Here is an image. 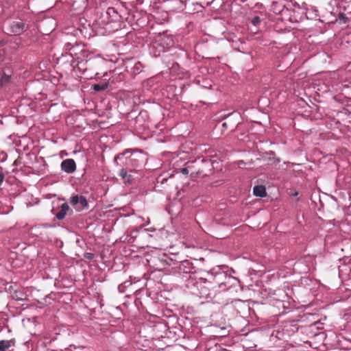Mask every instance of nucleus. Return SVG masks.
I'll use <instances>...</instances> for the list:
<instances>
[{
    "instance_id": "f257e3e1",
    "label": "nucleus",
    "mask_w": 351,
    "mask_h": 351,
    "mask_svg": "<svg viewBox=\"0 0 351 351\" xmlns=\"http://www.w3.org/2000/svg\"><path fill=\"white\" fill-rule=\"evenodd\" d=\"M208 278L199 277L195 279L194 285L196 287L199 297L204 298H213L217 292L226 291V283L221 282L223 277L226 278L223 273H219L216 276L208 273Z\"/></svg>"
},
{
    "instance_id": "f03ea898",
    "label": "nucleus",
    "mask_w": 351,
    "mask_h": 351,
    "mask_svg": "<svg viewBox=\"0 0 351 351\" xmlns=\"http://www.w3.org/2000/svg\"><path fill=\"white\" fill-rule=\"evenodd\" d=\"M130 153V149H125L123 152L117 154L114 158L115 166L119 168V176L125 183L129 184L133 181V176L131 173L134 172Z\"/></svg>"
},
{
    "instance_id": "7ed1b4c3",
    "label": "nucleus",
    "mask_w": 351,
    "mask_h": 351,
    "mask_svg": "<svg viewBox=\"0 0 351 351\" xmlns=\"http://www.w3.org/2000/svg\"><path fill=\"white\" fill-rule=\"evenodd\" d=\"M66 53H69L77 61V66L90 60L93 54L86 49L85 45L77 42H68L64 45Z\"/></svg>"
},
{
    "instance_id": "20e7f679",
    "label": "nucleus",
    "mask_w": 351,
    "mask_h": 351,
    "mask_svg": "<svg viewBox=\"0 0 351 351\" xmlns=\"http://www.w3.org/2000/svg\"><path fill=\"white\" fill-rule=\"evenodd\" d=\"M101 23L107 26L110 32L121 29L123 24V17L113 7H109L100 17Z\"/></svg>"
},
{
    "instance_id": "39448f33",
    "label": "nucleus",
    "mask_w": 351,
    "mask_h": 351,
    "mask_svg": "<svg viewBox=\"0 0 351 351\" xmlns=\"http://www.w3.org/2000/svg\"><path fill=\"white\" fill-rule=\"evenodd\" d=\"M188 165L191 169V176H207L212 171L211 160L208 158H197L195 160L189 161Z\"/></svg>"
},
{
    "instance_id": "423d86ee",
    "label": "nucleus",
    "mask_w": 351,
    "mask_h": 351,
    "mask_svg": "<svg viewBox=\"0 0 351 351\" xmlns=\"http://www.w3.org/2000/svg\"><path fill=\"white\" fill-rule=\"evenodd\" d=\"M131 162H132L134 172L141 171L147 160L145 153L138 150L130 149Z\"/></svg>"
},
{
    "instance_id": "0eeeda50",
    "label": "nucleus",
    "mask_w": 351,
    "mask_h": 351,
    "mask_svg": "<svg viewBox=\"0 0 351 351\" xmlns=\"http://www.w3.org/2000/svg\"><path fill=\"white\" fill-rule=\"evenodd\" d=\"M180 274H189V278H191V274L197 272L196 266L189 260H184L177 263L174 267Z\"/></svg>"
},
{
    "instance_id": "6e6552de",
    "label": "nucleus",
    "mask_w": 351,
    "mask_h": 351,
    "mask_svg": "<svg viewBox=\"0 0 351 351\" xmlns=\"http://www.w3.org/2000/svg\"><path fill=\"white\" fill-rule=\"evenodd\" d=\"M124 66L125 71L132 75H136L141 73L143 71L144 68L143 64L141 62L133 58L125 61Z\"/></svg>"
},
{
    "instance_id": "1a4fd4ad",
    "label": "nucleus",
    "mask_w": 351,
    "mask_h": 351,
    "mask_svg": "<svg viewBox=\"0 0 351 351\" xmlns=\"http://www.w3.org/2000/svg\"><path fill=\"white\" fill-rule=\"evenodd\" d=\"M70 203L77 212L88 209L89 206L86 197L83 195H75L71 196Z\"/></svg>"
},
{
    "instance_id": "9d476101",
    "label": "nucleus",
    "mask_w": 351,
    "mask_h": 351,
    "mask_svg": "<svg viewBox=\"0 0 351 351\" xmlns=\"http://www.w3.org/2000/svg\"><path fill=\"white\" fill-rule=\"evenodd\" d=\"M27 28L28 25H26L22 20L12 21L10 24V32L14 35L22 34L27 29Z\"/></svg>"
},
{
    "instance_id": "9b49d317",
    "label": "nucleus",
    "mask_w": 351,
    "mask_h": 351,
    "mask_svg": "<svg viewBox=\"0 0 351 351\" xmlns=\"http://www.w3.org/2000/svg\"><path fill=\"white\" fill-rule=\"evenodd\" d=\"M61 169L66 173L71 174L75 171L76 164L73 159L66 158L63 160L60 165Z\"/></svg>"
},
{
    "instance_id": "f8f14e48",
    "label": "nucleus",
    "mask_w": 351,
    "mask_h": 351,
    "mask_svg": "<svg viewBox=\"0 0 351 351\" xmlns=\"http://www.w3.org/2000/svg\"><path fill=\"white\" fill-rule=\"evenodd\" d=\"M238 123L233 120L231 115H228L221 123L222 132H225L226 131L232 132L237 127Z\"/></svg>"
},
{
    "instance_id": "ddd939ff",
    "label": "nucleus",
    "mask_w": 351,
    "mask_h": 351,
    "mask_svg": "<svg viewBox=\"0 0 351 351\" xmlns=\"http://www.w3.org/2000/svg\"><path fill=\"white\" fill-rule=\"evenodd\" d=\"M277 3H273L274 12L276 14H280L283 17L289 16L287 20L292 22L291 14L293 13V10L286 8L284 5L282 9L276 8Z\"/></svg>"
},
{
    "instance_id": "4468645a",
    "label": "nucleus",
    "mask_w": 351,
    "mask_h": 351,
    "mask_svg": "<svg viewBox=\"0 0 351 351\" xmlns=\"http://www.w3.org/2000/svg\"><path fill=\"white\" fill-rule=\"evenodd\" d=\"M11 76L12 71L8 69L0 71V88L10 82Z\"/></svg>"
},
{
    "instance_id": "2eb2a0df",
    "label": "nucleus",
    "mask_w": 351,
    "mask_h": 351,
    "mask_svg": "<svg viewBox=\"0 0 351 351\" xmlns=\"http://www.w3.org/2000/svg\"><path fill=\"white\" fill-rule=\"evenodd\" d=\"M342 86L345 88H351V62L346 66L345 77L342 80Z\"/></svg>"
},
{
    "instance_id": "dca6fc26",
    "label": "nucleus",
    "mask_w": 351,
    "mask_h": 351,
    "mask_svg": "<svg viewBox=\"0 0 351 351\" xmlns=\"http://www.w3.org/2000/svg\"><path fill=\"white\" fill-rule=\"evenodd\" d=\"M69 211H71V213H72V210H70L69 204L66 202L63 203L60 206L58 212L55 214V216L58 220H62L65 217L66 215Z\"/></svg>"
},
{
    "instance_id": "f3484780",
    "label": "nucleus",
    "mask_w": 351,
    "mask_h": 351,
    "mask_svg": "<svg viewBox=\"0 0 351 351\" xmlns=\"http://www.w3.org/2000/svg\"><path fill=\"white\" fill-rule=\"evenodd\" d=\"M253 193L256 197H265L267 195L265 186L263 185L255 186L253 189Z\"/></svg>"
},
{
    "instance_id": "a211bd4d",
    "label": "nucleus",
    "mask_w": 351,
    "mask_h": 351,
    "mask_svg": "<svg viewBox=\"0 0 351 351\" xmlns=\"http://www.w3.org/2000/svg\"><path fill=\"white\" fill-rule=\"evenodd\" d=\"M14 344V340H1L0 341V351H7Z\"/></svg>"
},
{
    "instance_id": "6ab92c4d",
    "label": "nucleus",
    "mask_w": 351,
    "mask_h": 351,
    "mask_svg": "<svg viewBox=\"0 0 351 351\" xmlns=\"http://www.w3.org/2000/svg\"><path fill=\"white\" fill-rule=\"evenodd\" d=\"M108 87V83L104 82L101 84H95L93 85L92 88L96 92H99L106 90Z\"/></svg>"
},
{
    "instance_id": "aec40b11",
    "label": "nucleus",
    "mask_w": 351,
    "mask_h": 351,
    "mask_svg": "<svg viewBox=\"0 0 351 351\" xmlns=\"http://www.w3.org/2000/svg\"><path fill=\"white\" fill-rule=\"evenodd\" d=\"M349 16H348V14L346 12H339V13L337 15V20L339 21L340 23H346L348 21Z\"/></svg>"
},
{
    "instance_id": "412c9836",
    "label": "nucleus",
    "mask_w": 351,
    "mask_h": 351,
    "mask_svg": "<svg viewBox=\"0 0 351 351\" xmlns=\"http://www.w3.org/2000/svg\"><path fill=\"white\" fill-rule=\"evenodd\" d=\"M171 176L172 175H170L169 176L167 177L163 174H160L156 178V184H162L165 182H167Z\"/></svg>"
},
{
    "instance_id": "4be33fe9",
    "label": "nucleus",
    "mask_w": 351,
    "mask_h": 351,
    "mask_svg": "<svg viewBox=\"0 0 351 351\" xmlns=\"http://www.w3.org/2000/svg\"><path fill=\"white\" fill-rule=\"evenodd\" d=\"M23 295V293L21 291H15L13 298L16 300H23L22 298Z\"/></svg>"
},
{
    "instance_id": "5701e85b",
    "label": "nucleus",
    "mask_w": 351,
    "mask_h": 351,
    "mask_svg": "<svg viewBox=\"0 0 351 351\" xmlns=\"http://www.w3.org/2000/svg\"><path fill=\"white\" fill-rule=\"evenodd\" d=\"M186 167L180 169V171L184 175H187L189 173H191V169L189 168L188 162L186 164Z\"/></svg>"
},
{
    "instance_id": "b1692460",
    "label": "nucleus",
    "mask_w": 351,
    "mask_h": 351,
    "mask_svg": "<svg viewBox=\"0 0 351 351\" xmlns=\"http://www.w3.org/2000/svg\"><path fill=\"white\" fill-rule=\"evenodd\" d=\"M252 24L254 25H258L261 23V19L258 16H254L251 20Z\"/></svg>"
},
{
    "instance_id": "393cba45",
    "label": "nucleus",
    "mask_w": 351,
    "mask_h": 351,
    "mask_svg": "<svg viewBox=\"0 0 351 351\" xmlns=\"http://www.w3.org/2000/svg\"><path fill=\"white\" fill-rule=\"evenodd\" d=\"M351 3L348 4L346 6L343 7V11L348 14V15H350L351 17Z\"/></svg>"
},
{
    "instance_id": "a878e982",
    "label": "nucleus",
    "mask_w": 351,
    "mask_h": 351,
    "mask_svg": "<svg viewBox=\"0 0 351 351\" xmlns=\"http://www.w3.org/2000/svg\"><path fill=\"white\" fill-rule=\"evenodd\" d=\"M85 258H87L88 260H93L95 258V255L93 253L86 252L84 255Z\"/></svg>"
},
{
    "instance_id": "bb28decb",
    "label": "nucleus",
    "mask_w": 351,
    "mask_h": 351,
    "mask_svg": "<svg viewBox=\"0 0 351 351\" xmlns=\"http://www.w3.org/2000/svg\"><path fill=\"white\" fill-rule=\"evenodd\" d=\"M3 178H4L3 175V174H0V184L3 182Z\"/></svg>"
},
{
    "instance_id": "cd10ccee",
    "label": "nucleus",
    "mask_w": 351,
    "mask_h": 351,
    "mask_svg": "<svg viewBox=\"0 0 351 351\" xmlns=\"http://www.w3.org/2000/svg\"><path fill=\"white\" fill-rule=\"evenodd\" d=\"M196 5H198L199 8H203L202 5L200 3H197Z\"/></svg>"
},
{
    "instance_id": "c85d7f7f",
    "label": "nucleus",
    "mask_w": 351,
    "mask_h": 351,
    "mask_svg": "<svg viewBox=\"0 0 351 351\" xmlns=\"http://www.w3.org/2000/svg\"><path fill=\"white\" fill-rule=\"evenodd\" d=\"M298 192H295L293 195L295 196V195H298Z\"/></svg>"
}]
</instances>
